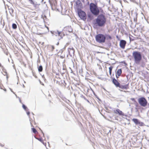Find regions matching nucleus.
<instances>
[{"mask_svg":"<svg viewBox=\"0 0 149 149\" xmlns=\"http://www.w3.org/2000/svg\"><path fill=\"white\" fill-rule=\"evenodd\" d=\"M90 10L92 13L95 15H98L100 12V10L97 6L95 4L91 3L90 4Z\"/></svg>","mask_w":149,"mask_h":149,"instance_id":"obj_3","label":"nucleus"},{"mask_svg":"<svg viewBox=\"0 0 149 149\" xmlns=\"http://www.w3.org/2000/svg\"><path fill=\"white\" fill-rule=\"evenodd\" d=\"M38 140L40 141H41L42 140V139L41 138L38 139Z\"/></svg>","mask_w":149,"mask_h":149,"instance_id":"obj_26","label":"nucleus"},{"mask_svg":"<svg viewBox=\"0 0 149 149\" xmlns=\"http://www.w3.org/2000/svg\"><path fill=\"white\" fill-rule=\"evenodd\" d=\"M113 68V67L112 66L110 67L109 68V72L110 75L111 74L112 70Z\"/></svg>","mask_w":149,"mask_h":149,"instance_id":"obj_19","label":"nucleus"},{"mask_svg":"<svg viewBox=\"0 0 149 149\" xmlns=\"http://www.w3.org/2000/svg\"><path fill=\"white\" fill-rule=\"evenodd\" d=\"M82 3L79 0H77L76 2V5L75 8L77 10H79L82 7Z\"/></svg>","mask_w":149,"mask_h":149,"instance_id":"obj_8","label":"nucleus"},{"mask_svg":"<svg viewBox=\"0 0 149 149\" xmlns=\"http://www.w3.org/2000/svg\"><path fill=\"white\" fill-rule=\"evenodd\" d=\"M1 146H3V145H2V144H1Z\"/></svg>","mask_w":149,"mask_h":149,"instance_id":"obj_35","label":"nucleus"},{"mask_svg":"<svg viewBox=\"0 0 149 149\" xmlns=\"http://www.w3.org/2000/svg\"><path fill=\"white\" fill-rule=\"evenodd\" d=\"M132 120L136 125H138L140 126H143V123L142 122H140L138 119L136 118H133Z\"/></svg>","mask_w":149,"mask_h":149,"instance_id":"obj_9","label":"nucleus"},{"mask_svg":"<svg viewBox=\"0 0 149 149\" xmlns=\"http://www.w3.org/2000/svg\"><path fill=\"white\" fill-rule=\"evenodd\" d=\"M114 112L115 113H118L119 115L124 116V114L122 111L120 110L119 109H117L114 111Z\"/></svg>","mask_w":149,"mask_h":149,"instance_id":"obj_11","label":"nucleus"},{"mask_svg":"<svg viewBox=\"0 0 149 149\" xmlns=\"http://www.w3.org/2000/svg\"><path fill=\"white\" fill-rule=\"evenodd\" d=\"M7 73L6 72H5L4 73V74H3L4 75H6L7 74Z\"/></svg>","mask_w":149,"mask_h":149,"instance_id":"obj_30","label":"nucleus"},{"mask_svg":"<svg viewBox=\"0 0 149 149\" xmlns=\"http://www.w3.org/2000/svg\"><path fill=\"white\" fill-rule=\"evenodd\" d=\"M51 33L52 34V36H58L60 38H62V33L61 31H59L58 30L53 31H51Z\"/></svg>","mask_w":149,"mask_h":149,"instance_id":"obj_6","label":"nucleus"},{"mask_svg":"<svg viewBox=\"0 0 149 149\" xmlns=\"http://www.w3.org/2000/svg\"><path fill=\"white\" fill-rule=\"evenodd\" d=\"M106 36L102 34H99L95 36L96 41L99 43H102L105 42Z\"/></svg>","mask_w":149,"mask_h":149,"instance_id":"obj_4","label":"nucleus"},{"mask_svg":"<svg viewBox=\"0 0 149 149\" xmlns=\"http://www.w3.org/2000/svg\"><path fill=\"white\" fill-rule=\"evenodd\" d=\"M84 99H85L88 102H89V101L88 100L86 99L85 98H84Z\"/></svg>","mask_w":149,"mask_h":149,"instance_id":"obj_32","label":"nucleus"},{"mask_svg":"<svg viewBox=\"0 0 149 149\" xmlns=\"http://www.w3.org/2000/svg\"><path fill=\"white\" fill-rule=\"evenodd\" d=\"M27 115H28V116H29V114H30V112L29 111H28V112H27Z\"/></svg>","mask_w":149,"mask_h":149,"instance_id":"obj_25","label":"nucleus"},{"mask_svg":"<svg viewBox=\"0 0 149 149\" xmlns=\"http://www.w3.org/2000/svg\"><path fill=\"white\" fill-rule=\"evenodd\" d=\"M116 77L117 78H118L119 77H118V76L117 75V74H116Z\"/></svg>","mask_w":149,"mask_h":149,"instance_id":"obj_31","label":"nucleus"},{"mask_svg":"<svg viewBox=\"0 0 149 149\" xmlns=\"http://www.w3.org/2000/svg\"><path fill=\"white\" fill-rule=\"evenodd\" d=\"M4 91H6V89L4 90Z\"/></svg>","mask_w":149,"mask_h":149,"instance_id":"obj_42","label":"nucleus"},{"mask_svg":"<svg viewBox=\"0 0 149 149\" xmlns=\"http://www.w3.org/2000/svg\"><path fill=\"white\" fill-rule=\"evenodd\" d=\"M17 25L15 24H12V27L13 29H16L17 28Z\"/></svg>","mask_w":149,"mask_h":149,"instance_id":"obj_20","label":"nucleus"},{"mask_svg":"<svg viewBox=\"0 0 149 149\" xmlns=\"http://www.w3.org/2000/svg\"><path fill=\"white\" fill-rule=\"evenodd\" d=\"M68 51L70 55H72V54H73L74 52V51L72 47L69 48L68 49Z\"/></svg>","mask_w":149,"mask_h":149,"instance_id":"obj_14","label":"nucleus"},{"mask_svg":"<svg viewBox=\"0 0 149 149\" xmlns=\"http://www.w3.org/2000/svg\"><path fill=\"white\" fill-rule=\"evenodd\" d=\"M22 107L24 109L25 111H27V107L24 104H23Z\"/></svg>","mask_w":149,"mask_h":149,"instance_id":"obj_21","label":"nucleus"},{"mask_svg":"<svg viewBox=\"0 0 149 149\" xmlns=\"http://www.w3.org/2000/svg\"><path fill=\"white\" fill-rule=\"evenodd\" d=\"M78 15L81 19L83 20L86 19V14L85 12L80 10L78 12Z\"/></svg>","mask_w":149,"mask_h":149,"instance_id":"obj_7","label":"nucleus"},{"mask_svg":"<svg viewBox=\"0 0 149 149\" xmlns=\"http://www.w3.org/2000/svg\"><path fill=\"white\" fill-rule=\"evenodd\" d=\"M30 3L32 4L34 2L32 0H28Z\"/></svg>","mask_w":149,"mask_h":149,"instance_id":"obj_24","label":"nucleus"},{"mask_svg":"<svg viewBox=\"0 0 149 149\" xmlns=\"http://www.w3.org/2000/svg\"><path fill=\"white\" fill-rule=\"evenodd\" d=\"M23 87H24V85H23Z\"/></svg>","mask_w":149,"mask_h":149,"instance_id":"obj_39","label":"nucleus"},{"mask_svg":"<svg viewBox=\"0 0 149 149\" xmlns=\"http://www.w3.org/2000/svg\"><path fill=\"white\" fill-rule=\"evenodd\" d=\"M10 90H11V91L13 93L15 94V93L13 92V91H12V89H11V88H10Z\"/></svg>","mask_w":149,"mask_h":149,"instance_id":"obj_28","label":"nucleus"},{"mask_svg":"<svg viewBox=\"0 0 149 149\" xmlns=\"http://www.w3.org/2000/svg\"><path fill=\"white\" fill-rule=\"evenodd\" d=\"M126 43V41L123 40H121L120 42V45L121 48L124 49Z\"/></svg>","mask_w":149,"mask_h":149,"instance_id":"obj_10","label":"nucleus"},{"mask_svg":"<svg viewBox=\"0 0 149 149\" xmlns=\"http://www.w3.org/2000/svg\"><path fill=\"white\" fill-rule=\"evenodd\" d=\"M41 130V132H42V133H43V135L44 136V134H43V132H42V130Z\"/></svg>","mask_w":149,"mask_h":149,"instance_id":"obj_34","label":"nucleus"},{"mask_svg":"<svg viewBox=\"0 0 149 149\" xmlns=\"http://www.w3.org/2000/svg\"><path fill=\"white\" fill-rule=\"evenodd\" d=\"M105 36H106V37H107V38H108L109 39H111V37L109 35H106Z\"/></svg>","mask_w":149,"mask_h":149,"instance_id":"obj_22","label":"nucleus"},{"mask_svg":"<svg viewBox=\"0 0 149 149\" xmlns=\"http://www.w3.org/2000/svg\"><path fill=\"white\" fill-rule=\"evenodd\" d=\"M61 38H58V39H61Z\"/></svg>","mask_w":149,"mask_h":149,"instance_id":"obj_38","label":"nucleus"},{"mask_svg":"<svg viewBox=\"0 0 149 149\" xmlns=\"http://www.w3.org/2000/svg\"><path fill=\"white\" fill-rule=\"evenodd\" d=\"M6 77H7V79H8V76H7Z\"/></svg>","mask_w":149,"mask_h":149,"instance_id":"obj_36","label":"nucleus"},{"mask_svg":"<svg viewBox=\"0 0 149 149\" xmlns=\"http://www.w3.org/2000/svg\"><path fill=\"white\" fill-rule=\"evenodd\" d=\"M11 13H13V9H12L11 10Z\"/></svg>","mask_w":149,"mask_h":149,"instance_id":"obj_29","label":"nucleus"},{"mask_svg":"<svg viewBox=\"0 0 149 149\" xmlns=\"http://www.w3.org/2000/svg\"><path fill=\"white\" fill-rule=\"evenodd\" d=\"M106 18L104 15L100 14L95 19V23L100 27L104 26L106 22Z\"/></svg>","mask_w":149,"mask_h":149,"instance_id":"obj_1","label":"nucleus"},{"mask_svg":"<svg viewBox=\"0 0 149 149\" xmlns=\"http://www.w3.org/2000/svg\"><path fill=\"white\" fill-rule=\"evenodd\" d=\"M64 31H68L69 32H71L72 31L71 27L69 26H67L64 28Z\"/></svg>","mask_w":149,"mask_h":149,"instance_id":"obj_12","label":"nucleus"},{"mask_svg":"<svg viewBox=\"0 0 149 149\" xmlns=\"http://www.w3.org/2000/svg\"><path fill=\"white\" fill-rule=\"evenodd\" d=\"M32 129V131L33 133H36L37 132L36 130L34 128H33Z\"/></svg>","mask_w":149,"mask_h":149,"instance_id":"obj_23","label":"nucleus"},{"mask_svg":"<svg viewBox=\"0 0 149 149\" xmlns=\"http://www.w3.org/2000/svg\"><path fill=\"white\" fill-rule=\"evenodd\" d=\"M33 13V14H35V13Z\"/></svg>","mask_w":149,"mask_h":149,"instance_id":"obj_37","label":"nucleus"},{"mask_svg":"<svg viewBox=\"0 0 149 149\" xmlns=\"http://www.w3.org/2000/svg\"><path fill=\"white\" fill-rule=\"evenodd\" d=\"M38 68L39 72H40L42 71L43 70V68L42 65H40L39 66H38Z\"/></svg>","mask_w":149,"mask_h":149,"instance_id":"obj_18","label":"nucleus"},{"mask_svg":"<svg viewBox=\"0 0 149 149\" xmlns=\"http://www.w3.org/2000/svg\"><path fill=\"white\" fill-rule=\"evenodd\" d=\"M33 5V6L36 8H39V6L40 4L39 3H38L37 2H34L32 4Z\"/></svg>","mask_w":149,"mask_h":149,"instance_id":"obj_16","label":"nucleus"},{"mask_svg":"<svg viewBox=\"0 0 149 149\" xmlns=\"http://www.w3.org/2000/svg\"><path fill=\"white\" fill-rule=\"evenodd\" d=\"M118 87L122 89H127L128 88V85H119V86Z\"/></svg>","mask_w":149,"mask_h":149,"instance_id":"obj_15","label":"nucleus"},{"mask_svg":"<svg viewBox=\"0 0 149 149\" xmlns=\"http://www.w3.org/2000/svg\"><path fill=\"white\" fill-rule=\"evenodd\" d=\"M122 73V70L121 69H118L117 72L116 74L117 75L118 77L120 76Z\"/></svg>","mask_w":149,"mask_h":149,"instance_id":"obj_17","label":"nucleus"},{"mask_svg":"<svg viewBox=\"0 0 149 149\" xmlns=\"http://www.w3.org/2000/svg\"><path fill=\"white\" fill-rule=\"evenodd\" d=\"M0 66L1 67H2V65H1V64L0 63Z\"/></svg>","mask_w":149,"mask_h":149,"instance_id":"obj_33","label":"nucleus"},{"mask_svg":"<svg viewBox=\"0 0 149 149\" xmlns=\"http://www.w3.org/2000/svg\"><path fill=\"white\" fill-rule=\"evenodd\" d=\"M138 102L143 107H145L147 103L146 99L144 97L139 98L138 99Z\"/></svg>","mask_w":149,"mask_h":149,"instance_id":"obj_5","label":"nucleus"},{"mask_svg":"<svg viewBox=\"0 0 149 149\" xmlns=\"http://www.w3.org/2000/svg\"><path fill=\"white\" fill-rule=\"evenodd\" d=\"M120 91H122V90H120Z\"/></svg>","mask_w":149,"mask_h":149,"instance_id":"obj_40","label":"nucleus"},{"mask_svg":"<svg viewBox=\"0 0 149 149\" xmlns=\"http://www.w3.org/2000/svg\"><path fill=\"white\" fill-rule=\"evenodd\" d=\"M52 50L54 49V47L53 46H52Z\"/></svg>","mask_w":149,"mask_h":149,"instance_id":"obj_27","label":"nucleus"},{"mask_svg":"<svg viewBox=\"0 0 149 149\" xmlns=\"http://www.w3.org/2000/svg\"><path fill=\"white\" fill-rule=\"evenodd\" d=\"M132 56L134 58L135 63L139 64L142 59L141 52L138 51H134L132 53Z\"/></svg>","mask_w":149,"mask_h":149,"instance_id":"obj_2","label":"nucleus"},{"mask_svg":"<svg viewBox=\"0 0 149 149\" xmlns=\"http://www.w3.org/2000/svg\"><path fill=\"white\" fill-rule=\"evenodd\" d=\"M15 96H17V95H16L15 94Z\"/></svg>","mask_w":149,"mask_h":149,"instance_id":"obj_41","label":"nucleus"},{"mask_svg":"<svg viewBox=\"0 0 149 149\" xmlns=\"http://www.w3.org/2000/svg\"><path fill=\"white\" fill-rule=\"evenodd\" d=\"M113 82L116 87H118V86H119L120 83L115 78H113Z\"/></svg>","mask_w":149,"mask_h":149,"instance_id":"obj_13","label":"nucleus"}]
</instances>
